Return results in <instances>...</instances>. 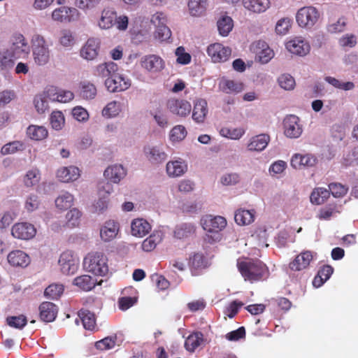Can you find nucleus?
<instances>
[{
    "mask_svg": "<svg viewBox=\"0 0 358 358\" xmlns=\"http://www.w3.org/2000/svg\"><path fill=\"white\" fill-rule=\"evenodd\" d=\"M200 225L205 232L204 241L209 244H215L222 240V231L226 228L227 221L222 216L205 215L200 220Z\"/></svg>",
    "mask_w": 358,
    "mask_h": 358,
    "instance_id": "obj_1",
    "label": "nucleus"
},
{
    "mask_svg": "<svg viewBox=\"0 0 358 358\" xmlns=\"http://www.w3.org/2000/svg\"><path fill=\"white\" fill-rule=\"evenodd\" d=\"M83 268L95 276H106L109 271L108 257L102 252L91 251L84 257Z\"/></svg>",
    "mask_w": 358,
    "mask_h": 358,
    "instance_id": "obj_2",
    "label": "nucleus"
},
{
    "mask_svg": "<svg viewBox=\"0 0 358 358\" xmlns=\"http://www.w3.org/2000/svg\"><path fill=\"white\" fill-rule=\"evenodd\" d=\"M322 13L319 8L313 5L303 6L295 13V21L297 26L303 30H312L320 22Z\"/></svg>",
    "mask_w": 358,
    "mask_h": 358,
    "instance_id": "obj_3",
    "label": "nucleus"
},
{
    "mask_svg": "<svg viewBox=\"0 0 358 358\" xmlns=\"http://www.w3.org/2000/svg\"><path fill=\"white\" fill-rule=\"evenodd\" d=\"M30 44L34 63L39 66L46 65L51 58V50L45 38L38 34H34Z\"/></svg>",
    "mask_w": 358,
    "mask_h": 358,
    "instance_id": "obj_4",
    "label": "nucleus"
},
{
    "mask_svg": "<svg viewBox=\"0 0 358 358\" xmlns=\"http://www.w3.org/2000/svg\"><path fill=\"white\" fill-rule=\"evenodd\" d=\"M238 268L245 280L252 282L259 280L268 274L266 265L259 260L238 261Z\"/></svg>",
    "mask_w": 358,
    "mask_h": 358,
    "instance_id": "obj_5",
    "label": "nucleus"
},
{
    "mask_svg": "<svg viewBox=\"0 0 358 358\" xmlns=\"http://www.w3.org/2000/svg\"><path fill=\"white\" fill-rule=\"evenodd\" d=\"M59 271L64 275H73L77 273L80 267V258L78 254L70 250L64 251L58 259Z\"/></svg>",
    "mask_w": 358,
    "mask_h": 358,
    "instance_id": "obj_6",
    "label": "nucleus"
},
{
    "mask_svg": "<svg viewBox=\"0 0 358 358\" xmlns=\"http://www.w3.org/2000/svg\"><path fill=\"white\" fill-rule=\"evenodd\" d=\"M80 11L75 7L62 6L52 10L50 14L51 20L59 23H74L80 20Z\"/></svg>",
    "mask_w": 358,
    "mask_h": 358,
    "instance_id": "obj_7",
    "label": "nucleus"
},
{
    "mask_svg": "<svg viewBox=\"0 0 358 358\" xmlns=\"http://www.w3.org/2000/svg\"><path fill=\"white\" fill-rule=\"evenodd\" d=\"M285 47L289 54L299 57L308 55L311 50L310 41L302 36L289 38L285 43Z\"/></svg>",
    "mask_w": 358,
    "mask_h": 358,
    "instance_id": "obj_8",
    "label": "nucleus"
},
{
    "mask_svg": "<svg viewBox=\"0 0 358 358\" xmlns=\"http://www.w3.org/2000/svg\"><path fill=\"white\" fill-rule=\"evenodd\" d=\"M139 64L141 68L150 75L159 74L166 67L165 61L156 54H148L142 56Z\"/></svg>",
    "mask_w": 358,
    "mask_h": 358,
    "instance_id": "obj_9",
    "label": "nucleus"
},
{
    "mask_svg": "<svg viewBox=\"0 0 358 358\" xmlns=\"http://www.w3.org/2000/svg\"><path fill=\"white\" fill-rule=\"evenodd\" d=\"M104 85L109 92H121L131 87V80L127 76L117 71L105 80Z\"/></svg>",
    "mask_w": 358,
    "mask_h": 358,
    "instance_id": "obj_10",
    "label": "nucleus"
},
{
    "mask_svg": "<svg viewBox=\"0 0 358 358\" xmlns=\"http://www.w3.org/2000/svg\"><path fill=\"white\" fill-rule=\"evenodd\" d=\"M101 49V41L96 37H90L81 46L79 55L87 61L92 62L97 59Z\"/></svg>",
    "mask_w": 358,
    "mask_h": 358,
    "instance_id": "obj_11",
    "label": "nucleus"
},
{
    "mask_svg": "<svg viewBox=\"0 0 358 358\" xmlns=\"http://www.w3.org/2000/svg\"><path fill=\"white\" fill-rule=\"evenodd\" d=\"M10 234L15 239L29 241L35 237L36 229L30 222H18L11 227Z\"/></svg>",
    "mask_w": 358,
    "mask_h": 358,
    "instance_id": "obj_12",
    "label": "nucleus"
},
{
    "mask_svg": "<svg viewBox=\"0 0 358 358\" xmlns=\"http://www.w3.org/2000/svg\"><path fill=\"white\" fill-rule=\"evenodd\" d=\"M250 50L255 55L256 59L262 64H267L274 57V51L263 40H257L251 43Z\"/></svg>",
    "mask_w": 358,
    "mask_h": 358,
    "instance_id": "obj_13",
    "label": "nucleus"
},
{
    "mask_svg": "<svg viewBox=\"0 0 358 358\" xmlns=\"http://www.w3.org/2000/svg\"><path fill=\"white\" fill-rule=\"evenodd\" d=\"M283 132L291 139L299 138L303 133V126L300 118L295 115H287L283 120Z\"/></svg>",
    "mask_w": 358,
    "mask_h": 358,
    "instance_id": "obj_14",
    "label": "nucleus"
},
{
    "mask_svg": "<svg viewBox=\"0 0 358 358\" xmlns=\"http://www.w3.org/2000/svg\"><path fill=\"white\" fill-rule=\"evenodd\" d=\"M218 92L225 94H238L245 89L244 83L228 76L220 77L217 81Z\"/></svg>",
    "mask_w": 358,
    "mask_h": 358,
    "instance_id": "obj_15",
    "label": "nucleus"
},
{
    "mask_svg": "<svg viewBox=\"0 0 358 358\" xmlns=\"http://www.w3.org/2000/svg\"><path fill=\"white\" fill-rule=\"evenodd\" d=\"M143 154L148 162L155 165L162 164L168 157L162 144H150L144 146Z\"/></svg>",
    "mask_w": 358,
    "mask_h": 358,
    "instance_id": "obj_16",
    "label": "nucleus"
},
{
    "mask_svg": "<svg viewBox=\"0 0 358 358\" xmlns=\"http://www.w3.org/2000/svg\"><path fill=\"white\" fill-rule=\"evenodd\" d=\"M206 52L213 63L224 62L229 59L231 54V48L220 43L210 44Z\"/></svg>",
    "mask_w": 358,
    "mask_h": 358,
    "instance_id": "obj_17",
    "label": "nucleus"
},
{
    "mask_svg": "<svg viewBox=\"0 0 358 358\" xmlns=\"http://www.w3.org/2000/svg\"><path fill=\"white\" fill-rule=\"evenodd\" d=\"M166 108L171 114L179 117H187L192 110L190 102L183 99H169L166 102Z\"/></svg>",
    "mask_w": 358,
    "mask_h": 358,
    "instance_id": "obj_18",
    "label": "nucleus"
},
{
    "mask_svg": "<svg viewBox=\"0 0 358 358\" xmlns=\"http://www.w3.org/2000/svg\"><path fill=\"white\" fill-rule=\"evenodd\" d=\"M270 227L266 224H259L253 229L250 238L248 241L250 245L258 248H267V243Z\"/></svg>",
    "mask_w": 358,
    "mask_h": 358,
    "instance_id": "obj_19",
    "label": "nucleus"
},
{
    "mask_svg": "<svg viewBox=\"0 0 358 358\" xmlns=\"http://www.w3.org/2000/svg\"><path fill=\"white\" fill-rule=\"evenodd\" d=\"M152 224L145 218L136 217L131 220L129 225L130 235L136 238H143L150 234Z\"/></svg>",
    "mask_w": 358,
    "mask_h": 358,
    "instance_id": "obj_20",
    "label": "nucleus"
},
{
    "mask_svg": "<svg viewBox=\"0 0 358 358\" xmlns=\"http://www.w3.org/2000/svg\"><path fill=\"white\" fill-rule=\"evenodd\" d=\"M270 141L271 137L268 134H259L248 140L245 148L249 152L261 153L266 149Z\"/></svg>",
    "mask_w": 358,
    "mask_h": 358,
    "instance_id": "obj_21",
    "label": "nucleus"
},
{
    "mask_svg": "<svg viewBox=\"0 0 358 358\" xmlns=\"http://www.w3.org/2000/svg\"><path fill=\"white\" fill-rule=\"evenodd\" d=\"M120 232V224L115 220H106L100 228V238L105 243L110 242L118 238Z\"/></svg>",
    "mask_w": 358,
    "mask_h": 358,
    "instance_id": "obj_22",
    "label": "nucleus"
},
{
    "mask_svg": "<svg viewBox=\"0 0 358 358\" xmlns=\"http://www.w3.org/2000/svg\"><path fill=\"white\" fill-rule=\"evenodd\" d=\"M127 174V169L119 163L108 165L103 171L104 178L113 184H119Z\"/></svg>",
    "mask_w": 358,
    "mask_h": 358,
    "instance_id": "obj_23",
    "label": "nucleus"
},
{
    "mask_svg": "<svg viewBox=\"0 0 358 358\" xmlns=\"http://www.w3.org/2000/svg\"><path fill=\"white\" fill-rule=\"evenodd\" d=\"M187 169V164L182 158H173L168 161L165 166L166 174L170 178H177L184 176Z\"/></svg>",
    "mask_w": 358,
    "mask_h": 358,
    "instance_id": "obj_24",
    "label": "nucleus"
},
{
    "mask_svg": "<svg viewBox=\"0 0 358 358\" xmlns=\"http://www.w3.org/2000/svg\"><path fill=\"white\" fill-rule=\"evenodd\" d=\"M317 163V157L310 153H295L292 156L290 159L291 166L298 170L313 167Z\"/></svg>",
    "mask_w": 358,
    "mask_h": 358,
    "instance_id": "obj_25",
    "label": "nucleus"
},
{
    "mask_svg": "<svg viewBox=\"0 0 358 358\" xmlns=\"http://www.w3.org/2000/svg\"><path fill=\"white\" fill-rule=\"evenodd\" d=\"M316 254L310 250H305L297 255L290 262L289 268L293 271H301L308 268Z\"/></svg>",
    "mask_w": 358,
    "mask_h": 358,
    "instance_id": "obj_26",
    "label": "nucleus"
},
{
    "mask_svg": "<svg viewBox=\"0 0 358 358\" xmlns=\"http://www.w3.org/2000/svg\"><path fill=\"white\" fill-rule=\"evenodd\" d=\"M117 10L110 6L103 8L96 20V25L101 30H108L114 27Z\"/></svg>",
    "mask_w": 358,
    "mask_h": 358,
    "instance_id": "obj_27",
    "label": "nucleus"
},
{
    "mask_svg": "<svg viewBox=\"0 0 358 358\" xmlns=\"http://www.w3.org/2000/svg\"><path fill=\"white\" fill-rule=\"evenodd\" d=\"M7 262L12 267L25 268L31 262L30 257L21 250H14L7 255Z\"/></svg>",
    "mask_w": 358,
    "mask_h": 358,
    "instance_id": "obj_28",
    "label": "nucleus"
},
{
    "mask_svg": "<svg viewBox=\"0 0 358 358\" xmlns=\"http://www.w3.org/2000/svg\"><path fill=\"white\" fill-rule=\"evenodd\" d=\"M208 114V102L206 99L199 98L194 101L192 109V120L197 124L205 122Z\"/></svg>",
    "mask_w": 358,
    "mask_h": 358,
    "instance_id": "obj_29",
    "label": "nucleus"
},
{
    "mask_svg": "<svg viewBox=\"0 0 358 358\" xmlns=\"http://www.w3.org/2000/svg\"><path fill=\"white\" fill-rule=\"evenodd\" d=\"M125 110V104L122 101L113 100L106 104L101 110V115L107 119H113L122 115Z\"/></svg>",
    "mask_w": 358,
    "mask_h": 358,
    "instance_id": "obj_30",
    "label": "nucleus"
},
{
    "mask_svg": "<svg viewBox=\"0 0 358 358\" xmlns=\"http://www.w3.org/2000/svg\"><path fill=\"white\" fill-rule=\"evenodd\" d=\"M80 176V169L75 166H62L56 172V177L58 180L66 183L76 181Z\"/></svg>",
    "mask_w": 358,
    "mask_h": 358,
    "instance_id": "obj_31",
    "label": "nucleus"
},
{
    "mask_svg": "<svg viewBox=\"0 0 358 358\" xmlns=\"http://www.w3.org/2000/svg\"><path fill=\"white\" fill-rule=\"evenodd\" d=\"M164 238V232L161 229H155L142 241L141 248L146 252H152L162 243Z\"/></svg>",
    "mask_w": 358,
    "mask_h": 358,
    "instance_id": "obj_32",
    "label": "nucleus"
},
{
    "mask_svg": "<svg viewBox=\"0 0 358 358\" xmlns=\"http://www.w3.org/2000/svg\"><path fill=\"white\" fill-rule=\"evenodd\" d=\"M187 12L192 17L204 16L209 7V0H187Z\"/></svg>",
    "mask_w": 358,
    "mask_h": 358,
    "instance_id": "obj_33",
    "label": "nucleus"
},
{
    "mask_svg": "<svg viewBox=\"0 0 358 358\" xmlns=\"http://www.w3.org/2000/svg\"><path fill=\"white\" fill-rule=\"evenodd\" d=\"M243 8L250 13L262 14L271 7L270 0H242Z\"/></svg>",
    "mask_w": 358,
    "mask_h": 358,
    "instance_id": "obj_34",
    "label": "nucleus"
},
{
    "mask_svg": "<svg viewBox=\"0 0 358 358\" xmlns=\"http://www.w3.org/2000/svg\"><path fill=\"white\" fill-rule=\"evenodd\" d=\"M113 192V187H110L107 189L100 188L98 191L99 198L92 205V210L95 213H103L106 210L109 206V196Z\"/></svg>",
    "mask_w": 358,
    "mask_h": 358,
    "instance_id": "obj_35",
    "label": "nucleus"
},
{
    "mask_svg": "<svg viewBox=\"0 0 358 358\" xmlns=\"http://www.w3.org/2000/svg\"><path fill=\"white\" fill-rule=\"evenodd\" d=\"M187 129L182 124H176L171 128L168 133L169 142L172 145L181 143L187 136Z\"/></svg>",
    "mask_w": 358,
    "mask_h": 358,
    "instance_id": "obj_36",
    "label": "nucleus"
},
{
    "mask_svg": "<svg viewBox=\"0 0 358 358\" xmlns=\"http://www.w3.org/2000/svg\"><path fill=\"white\" fill-rule=\"evenodd\" d=\"M46 127L38 124H30L26 129V136L33 141H42L48 136Z\"/></svg>",
    "mask_w": 358,
    "mask_h": 358,
    "instance_id": "obj_37",
    "label": "nucleus"
},
{
    "mask_svg": "<svg viewBox=\"0 0 358 358\" xmlns=\"http://www.w3.org/2000/svg\"><path fill=\"white\" fill-rule=\"evenodd\" d=\"M256 211L253 209H238L234 214L235 222L239 226H248L255 220Z\"/></svg>",
    "mask_w": 358,
    "mask_h": 358,
    "instance_id": "obj_38",
    "label": "nucleus"
},
{
    "mask_svg": "<svg viewBox=\"0 0 358 358\" xmlns=\"http://www.w3.org/2000/svg\"><path fill=\"white\" fill-rule=\"evenodd\" d=\"M58 313V308L51 302H43L39 306L40 318L45 322L54 321Z\"/></svg>",
    "mask_w": 358,
    "mask_h": 358,
    "instance_id": "obj_39",
    "label": "nucleus"
},
{
    "mask_svg": "<svg viewBox=\"0 0 358 358\" xmlns=\"http://www.w3.org/2000/svg\"><path fill=\"white\" fill-rule=\"evenodd\" d=\"M246 130L243 127L224 126L219 130L220 136L232 141H239L244 136Z\"/></svg>",
    "mask_w": 358,
    "mask_h": 358,
    "instance_id": "obj_40",
    "label": "nucleus"
},
{
    "mask_svg": "<svg viewBox=\"0 0 358 358\" xmlns=\"http://www.w3.org/2000/svg\"><path fill=\"white\" fill-rule=\"evenodd\" d=\"M57 42L64 50H71L76 45L77 41L74 33L70 29H65L60 31Z\"/></svg>",
    "mask_w": 358,
    "mask_h": 358,
    "instance_id": "obj_41",
    "label": "nucleus"
},
{
    "mask_svg": "<svg viewBox=\"0 0 358 358\" xmlns=\"http://www.w3.org/2000/svg\"><path fill=\"white\" fill-rule=\"evenodd\" d=\"M8 49L12 52L13 51L15 57L22 53L28 55L29 52L28 43L22 34H17L13 37L12 45Z\"/></svg>",
    "mask_w": 358,
    "mask_h": 358,
    "instance_id": "obj_42",
    "label": "nucleus"
},
{
    "mask_svg": "<svg viewBox=\"0 0 358 358\" xmlns=\"http://www.w3.org/2000/svg\"><path fill=\"white\" fill-rule=\"evenodd\" d=\"M75 201L74 195L68 191H62L55 200V207L59 210L71 208Z\"/></svg>",
    "mask_w": 358,
    "mask_h": 358,
    "instance_id": "obj_43",
    "label": "nucleus"
},
{
    "mask_svg": "<svg viewBox=\"0 0 358 358\" xmlns=\"http://www.w3.org/2000/svg\"><path fill=\"white\" fill-rule=\"evenodd\" d=\"M51 129L56 131H62L66 125V117L64 113L58 109L53 110L48 117Z\"/></svg>",
    "mask_w": 358,
    "mask_h": 358,
    "instance_id": "obj_44",
    "label": "nucleus"
},
{
    "mask_svg": "<svg viewBox=\"0 0 358 358\" xmlns=\"http://www.w3.org/2000/svg\"><path fill=\"white\" fill-rule=\"evenodd\" d=\"M41 179V171L36 167H31L22 176V182L24 187L30 188L37 185Z\"/></svg>",
    "mask_w": 358,
    "mask_h": 358,
    "instance_id": "obj_45",
    "label": "nucleus"
},
{
    "mask_svg": "<svg viewBox=\"0 0 358 358\" xmlns=\"http://www.w3.org/2000/svg\"><path fill=\"white\" fill-rule=\"evenodd\" d=\"M118 71V66L113 62H107L98 64L95 67V75L100 78H108Z\"/></svg>",
    "mask_w": 358,
    "mask_h": 358,
    "instance_id": "obj_46",
    "label": "nucleus"
},
{
    "mask_svg": "<svg viewBox=\"0 0 358 358\" xmlns=\"http://www.w3.org/2000/svg\"><path fill=\"white\" fill-rule=\"evenodd\" d=\"M330 193L325 187H315L310 194V202L313 205L320 206L324 203L329 198Z\"/></svg>",
    "mask_w": 358,
    "mask_h": 358,
    "instance_id": "obj_47",
    "label": "nucleus"
},
{
    "mask_svg": "<svg viewBox=\"0 0 358 358\" xmlns=\"http://www.w3.org/2000/svg\"><path fill=\"white\" fill-rule=\"evenodd\" d=\"M73 285L83 291H90L95 287L96 280L90 275L84 274L75 278Z\"/></svg>",
    "mask_w": 358,
    "mask_h": 358,
    "instance_id": "obj_48",
    "label": "nucleus"
},
{
    "mask_svg": "<svg viewBox=\"0 0 358 358\" xmlns=\"http://www.w3.org/2000/svg\"><path fill=\"white\" fill-rule=\"evenodd\" d=\"M33 106L35 112L39 115L46 114L50 110L49 101L38 92L33 98Z\"/></svg>",
    "mask_w": 358,
    "mask_h": 358,
    "instance_id": "obj_49",
    "label": "nucleus"
},
{
    "mask_svg": "<svg viewBox=\"0 0 358 358\" xmlns=\"http://www.w3.org/2000/svg\"><path fill=\"white\" fill-rule=\"evenodd\" d=\"M292 27V20L289 17L278 19L274 27V32L278 36H285L289 34Z\"/></svg>",
    "mask_w": 358,
    "mask_h": 358,
    "instance_id": "obj_50",
    "label": "nucleus"
},
{
    "mask_svg": "<svg viewBox=\"0 0 358 358\" xmlns=\"http://www.w3.org/2000/svg\"><path fill=\"white\" fill-rule=\"evenodd\" d=\"M217 27L220 35L224 37L227 36L233 29L234 21L231 17L223 15L218 19Z\"/></svg>",
    "mask_w": 358,
    "mask_h": 358,
    "instance_id": "obj_51",
    "label": "nucleus"
},
{
    "mask_svg": "<svg viewBox=\"0 0 358 358\" xmlns=\"http://www.w3.org/2000/svg\"><path fill=\"white\" fill-rule=\"evenodd\" d=\"M25 149V144L22 141H13L3 145L0 150V153L5 155H14L18 152L23 151Z\"/></svg>",
    "mask_w": 358,
    "mask_h": 358,
    "instance_id": "obj_52",
    "label": "nucleus"
},
{
    "mask_svg": "<svg viewBox=\"0 0 358 358\" xmlns=\"http://www.w3.org/2000/svg\"><path fill=\"white\" fill-rule=\"evenodd\" d=\"M287 168V164L285 161L278 159L270 164L268 171L271 177L280 178L285 174Z\"/></svg>",
    "mask_w": 358,
    "mask_h": 358,
    "instance_id": "obj_53",
    "label": "nucleus"
},
{
    "mask_svg": "<svg viewBox=\"0 0 358 358\" xmlns=\"http://www.w3.org/2000/svg\"><path fill=\"white\" fill-rule=\"evenodd\" d=\"M196 226L193 223H183L176 227L174 230V236L178 239H183L194 234Z\"/></svg>",
    "mask_w": 358,
    "mask_h": 358,
    "instance_id": "obj_54",
    "label": "nucleus"
},
{
    "mask_svg": "<svg viewBox=\"0 0 358 358\" xmlns=\"http://www.w3.org/2000/svg\"><path fill=\"white\" fill-rule=\"evenodd\" d=\"M13 51H10L8 48L0 52V71H8L14 65Z\"/></svg>",
    "mask_w": 358,
    "mask_h": 358,
    "instance_id": "obj_55",
    "label": "nucleus"
},
{
    "mask_svg": "<svg viewBox=\"0 0 358 358\" xmlns=\"http://www.w3.org/2000/svg\"><path fill=\"white\" fill-rule=\"evenodd\" d=\"M340 212L341 210L337 205L329 204L321 208L318 210L316 217L320 220H329L336 214L340 213Z\"/></svg>",
    "mask_w": 358,
    "mask_h": 358,
    "instance_id": "obj_56",
    "label": "nucleus"
},
{
    "mask_svg": "<svg viewBox=\"0 0 358 358\" xmlns=\"http://www.w3.org/2000/svg\"><path fill=\"white\" fill-rule=\"evenodd\" d=\"M203 341V336L201 333L196 332L190 334L185 342V349L193 352Z\"/></svg>",
    "mask_w": 358,
    "mask_h": 358,
    "instance_id": "obj_57",
    "label": "nucleus"
},
{
    "mask_svg": "<svg viewBox=\"0 0 358 358\" xmlns=\"http://www.w3.org/2000/svg\"><path fill=\"white\" fill-rule=\"evenodd\" d=\"M82 216L81 211L77 208L70 209L65 215L66 224L67 227L73 228L78 227Z\"/></svg>",
    "mask_w": 358,
    "mask_h": 358,
    "instance_id": "obj_58",
    "label": "nucleus"
},
{
    "mask_svg": "<svg viewBox=\"0 0 358 358\" xmlns=\"http://www.w3.org/2000/svg\"><path fill=\"white\" fill-rule=\"evenodd\" d=\"M279 87L285 91H292L296 86L295 79L289 73H282L277 79Z\"/></svg>",
    "mask_w": 358,
    "mask_h": 358,
    "instance_id": "obj_59",
    "label": "nucleus"
},
{
    "mask_svg": "<svg viewBox=\"0 0 358 358\" xmlns=\"http://www.w3.org/2000/svg\"><path fill=\"white\" fill-rule=\"evenodd\" d=\"M78 317L83 322L85 329L93 330L96 327V320L94 315L87 310H81L78 313Z\"/></svg>",
    "mask_w": 358,
    "mask_h": 358,
    "instance_id": "obj_60",
    "label": "nucleus"
},
{
    "mask_svg": "<svg viewBox=\"0 0 358 358\" xmlns=\"http://www.w3.org/2000/svg\"><path fill=\"white\" fill-rule=\"evenodd\" d=\"M71 115L76 121L80 123H86L90 120L88 110L82 106L73 107L71 110Z\"/></svg>",
    "mask_w": 358,
    "mask_h": 358,
    "instance_id": "obj_61",
    "label": "nucleus"
},
{
    "mask_svg": "<svg viewBox=\"0 0 358 358\" xmlns=\"http://www.w3.org/2000/svg\"><path fill=\"white\" fill-rule=\"evenodd\" d=\"M171 36V31L168 26L155 28L152 33L153 38L159 43L167 42Z\"/></svg>",
    "mask_w": 358,
    "mask_h": 358,
    "instance_id": "obj_62",
    "label": "nucleus"
},
{
    "mask_svg": "<svg viewBox=\"0 0 358 358\" xmlns=\"http://www.w3.org/2000/svg\"><path fill=\"white\" fill-rule=\"evenodd\" d=\"M346 25V19L343 17H341L336 21L330 22L327 27V30L329 33L332 34H339L343 32L345 30Z\"/></svg>",
    "mask_w": 358,
    "mask_h": 358,
    "instance_id": "obj_63",
    "label": "nucleus"
},
{
    "mask_svg": "<svg viewBox=\"0 0 358 358\" xmlns=\"http://www.w3.org/2000/svg\"><path fill=\"white\" fill-rule=\"evenodd\" d=\"M241 176L236 172H228L222 174L220 178V182L223 186H234L239 183Z\"/></svg>",
    "mask_w": 358,
    "mask_h": 358,
    "instance_id": "obj_64",
    "label": "nucleus"
}]
</instances>
